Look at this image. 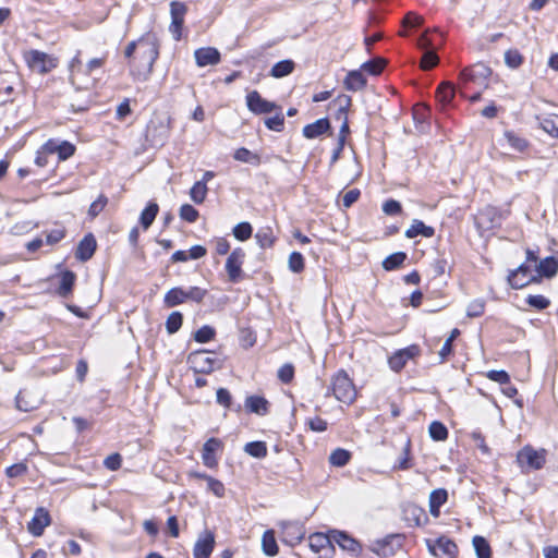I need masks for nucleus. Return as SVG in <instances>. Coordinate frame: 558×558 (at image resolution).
<instances>
[{
  "label": "nucleus",
  "instance_id": "obj_39",
  "mask_svg": "<svg viewBox=\"0 0 558 558\" xmlns=\"http://www.w3.org/2000/svg\"><path fill=\"white\" fill-rule=\"evenodd\" d=\"M407 255L402 252H397L388 257H386L383 262V267L385 270H393L400 267L405 260Z\"/></svg>",
  "mask_w": 558,
  "mask_h": 558
},
{
  "label": "nucleus",
  "instance_id": "obj_26",
  "mask_svg": "<svg viewBox=\"0 0 558 558\" xmlns=\"http://www.w3.org/2000/svg\"><path fill=\"white\" fill-rule=\"evenodd\" d=\"M454 87L449 82H442L439 84L436 90V97L438 101L444 106H449L454 98Z\"/></svg>",
  "mask_w": 558,
  "mask_h": 558
},
{
  "label": "nucleus",
  "instance_id": "obj_48",
  "mask_svg": "<svg viewBox=\"0 0 558 558\" xmlns=\"http://www.w3.org/2000/svg\"><path fill=\"white\" fill-rule=\"evenodd\" d=\"M232 232L239 241H246L252 236L253 229L248 222H240L233 228Z\"/></svg>",
  "mask_w": 558,
  "mask_h": 558
},
{
  "label": "nucleus",
  "instance_id": "obj_62",
  "mask_svg": "<svg viewBox=\"0 0 558 558\" xmlns=\"http://www.w3.org/2000/svg\"><path fill=\"white\" fill-rule=\"evenodd\" d=\"M360 191L357 189H353L348 191L342 197V205L344 208L351 207L360 197Z\"/></svg>",
  "mask_w": 558,
  "mask_h": 558
},
{
  "label": "nucleus",
  "instance_id": "obj_55",
  "mask_svg": "<svg viewBox=\"0 0 558 558\" xmlns=\"http://www.w3.org/2000/svg\"><path fill=\"white\" fill-rule=\"evenodd\" d=\"M526 303L536 310H545L549 306L550 301L545 298L544 295L536 294V295H529L526 299Z\"/></svg>",
  "mask_w": 558,
  "mask_h": 558
},
{
  "label": "nucleus",
  "instance_id": "obj_8",
  "mask_svg": "<svg viewBox=\"0 0 558 558\" xmlns=\"http://www.w3.org/2000/svg\"><path fill=\"white\" fill-rule=\"evenodd\" d=\"M246 106L255 114L270 113L280 108L272 101L264 99L257 90H252L246 95Z\"/></svg>",
  "mask_w": 558,
  "mask_h": 558
},
{
  "label": "nucleus",
  "instance_id": "obj_11",
  "mask_svg": "<svg viewBox=\"0 0 558 558\" xmlns=\"http://www.w3.org/2000/svg\"><path fill=\"white\" fill-rule=\"evenodd\" d=\"M245 253L242 248L238 247L232 251L226 262V270L229 279L232 282H236L241 278L242 265L244 262Z\"/></svg>",
  "mask_w": 558,
  "mask_h": 558
},
{
  "label": "nucleus",
  "instance_id": "obj_61",
  "mask_svg": "<svg viewBox=\"0 0 558 558\" xmlns=\"http://www.w3.org/2000/svg\"><path fill=\"white\" fill-rule=\"evenodd\" d=\"M65 235L64 229L58 228L49 231L46 235V242L49 245H53L61 241Z\"/></svg>",
  "mask_w": 558,
  "mask_h": 558
},
{
  "label": "nucleus",
  "instance_id": "obj_30",
  "mask_svg": "<svg viewBox=\"0 0 558 558\" xmlns=\"http://www.w3.org/2000/svg\"><path fill=\"white\" fill-rule=\"evenodd\" d=\"M332 542L331 534L314 533L310 536V547L314 553H320Z\"/></svg>",
  "mask_w": 558,
  "mask_h": 558
},
{
  "label": "nucleus",
  "instance_id": "obj_3",
  "mask_svg": "<svg viewBox=\"0 0 558 558\" xmlns=\"http://www.w3.org/2000/svg\"><path fill=\"white\" fill-rule=\"evenodd\" d=\"M492 75V69L484 63H475L472 66L464 68L459 75L460 82L464 87L474 84L478 87L486 88L488 80Z\"/></svg>",
  "mask_w": 558,
  "mask_h": 558
},
{
  "label": "nucleus",
  "instance_id": "obj_53",
  "mask_svg": "<svg viewBox=\"0 0 558 558\" xmlns=\"http://www.w3.org/2000/svg\"><path fill=\"white\" fill-rule=\"evenodd\" d=\"M206 483L208 492L213 493L216 497L221 498L225 496L226 488L221 481L210 476Z\"/></svg>",
  "mask_w": 558,
  "mask_h": 558
},
{
  "label": "nucleus",
  "instance_id": "obj_13",
  "mask_svg": "<svg viewBox=\"0 0 558 558\" xmlns=\"http://www.w3.org/2000/svg\"><path fill=\"white\" fill-rule=\"evenodd\" d=\"M420 353L417 345H410L408 348L398 350L388 360L390 368L395 372L401 371L408 361L415 357Z\"/></svg>",
  "mask_w": 558,
  "mask_h": 558
},
{
  "label": "nucleus",
  "instance_id": "obj_50",
  "mask_svg": "<svg viewBox=\"0 0 558 558\" xmlns=\"http://www.w3.org/2000/svg\"><path fill=\"white\" fill-rule=\"evenodd\" d=\"M288 265L292 272H301L304 269V258L302 254L299 252H292L289 256Z\"/></svg>",
  "mask_w": 558,
  "mask_h": 558
},
{
  "label": "nucleus",
  "instance_id": "obj_33",
  "mask_svg": "<svg viewBox=\"0 0 558 558\" xmlns=\"http://www.w3.org/2000/svg\"><path fill=\"white\" fill-rule=\"evenodd\" d=\"M75 282V275L72 271H64L61 276V282L58 288V293L61 296H68L74 286Z\"/></svg>",
  "mask_w": 558,
  "mask_h": 558
},
{
  "label": "nucleus",
  "instance_id": "obj_9",
  "mask_svg": "<svg viewBox=\"0 0 558 558\" xmlns=\"http://www.w3.org/2000/svg\"><path fill=\"white\" fill-rule=\"evenodd\" d=\"M215 544V534L209 530L203 531L194 544V558H209L214 550Z\"/></svg>",
  "mask_w": 558,
  "mask_h": 558
},
{
  "label": "nucleus",
  "instance_id": "obj_31",
  "mask_svg": "<svg viewBox=\"0 0 558 558\" xmlns=\"http://www.w3.org/2000/svg\"><path fill=\"white\" fill-rule=\"evenodd\" d=\"M294 70V62L292 60H282L274 64L270 70V75L276 78L284 77L292 73Z\"/></svg>",
  "mask_w": 558,
  "mask_h": 558
},
{
  "label": "nucleus",
  "instance_id": "obj_36",
  "mask_svg": "<svg viewBox=\"0 0 558 558\" xmlns=\"http://www.w3.org/2000/svg\"><path fill=\"white\" fill-rule=\"evenodd\" d=\"M541 128L550 136L558 138V116L550 114L543 118L539 122Z\"/></svg>",
  "mask_w": 558,
  "mask_h": 558
},
{
  "label": "nucleus",
  "instance_id": "obj_59",
  "mask_svg": "<svg viewBox=\"0 0 558 558\" xmlns=\"http://www.w3.org/2000/svg\"><path fill=\"white\" fill-rule=\"evenodd\" d=\"M75 151L74 145L71 143L63 141L58 145V155L61 160H65L70 158Z\"/></svg>",
  "mask_w": 558,
  "mask_h": 558
},
{
  "label": "nucleus",
  "instance_id": "obj_51",
  "mask_svg": "<svg viewBox=\"0 0 558 558\" xmlns=\"http://www.w3.org/2000/svg\"><path fill=\"white\" fill-rule=\"evenodd\" d=\"M216 332L215 329L210 326H203L194 333L195 341L199 343H205L214 339Z\"/></svg>",
  "mask_w": 558,
  "mask_h": 558
},
{
  "label": "nucleus",
  "instance_id": "obj_22",
  "mask_svg": "<svg viewBox=\"0 0 558 558\" xmlns=\"http://www.w3.org/2000/svg\"><path fill=\"white\" fill-rule=\"evenodd\" d=\"M330 128L329 120L326 118L318 119L315 122L307 124L303 128V135L306 138L313 140L325 134Z\"/></svg>",
  "mask_w": 558,
  "mask_h": 558
},
{
  "label": "nucleus",
  "instance_id": "obj_40",
  "mask_svg": "<svg viewBox=\"0 0 558 558\" xmlns=\"http://www.w3.org/2000/svg\"><path fill=\"white\" fill-rule=\"evenodd\" d=\"M207 185L204 182H195L191 187L190 197L196 204H202L207 196Z\"/></svg>",
  "mask_w": 558,
  "mask_h": 558
},
{
  "label": "nucleus",
  "instance_id": "obj_49",
  "mask_svg": "<svg viewBox=\"0 0 558 558\" xmlns=\"http://www.w3.org/2000/svg\"><path fill=\"white\" fill-rule=\"evenodd\" d=\"M257 243L260 247H270L274 243V235L270 228H263L255 234Z\"/></svg>",
  "mask_w": 558,
  "mask_h": 558
},
{
  "label": "nucleus",
  "instance_id": "obj_27",
  "mask_svg": "<svg viewBox=\"0 0 558 558\" xmlns=\"http://www.w3.org/2000/svg\"><path fill=\"white\" fill-rule=\"evenodd\" d=\"M448 494L445 489H435L429 495V511L434 517H438L439 508L447 501Z\"/></svg>",
  "mask_w": 558,
  "mask_h": 558
},
{
  "label": "nucleus",
  "instance_id": "obj_29",
  "mask_svg": "<svg viewBox=\"0 0 558 558\" xmlns=\"http://www.w3.org/2000/svg\"><path fill=\"white\" fill-rule=\"evenodd\" d=\"M536 270L539 276L551 278L558 271V262L555 257H546L539 262Z\"/></svg>",
  "mask_w": 558,
  "mask_h": 558
},
{
  "label": "nucleus",
  "instance_id": "obj_44",
  "mask_svg": "<svg viewBox=\"0 0 558 558\" xmlns=\"http://www.w3.org/2000/svg\"><path fill=\"white\" fill-rule=\"evenodd\" d=\"M351 458L349 451L344 449H336L331 452L329 457V462L335 466H344Z\"/></svg>",
  "mask_w": 558,
  "mask_h": 558
},
{
  "label": "nucleus",
  "instance_id": "obj_32",
  "mask_svg": "<svg viewBox=\"0 0 558 558\" xmlns=\"http://www.w3.org/2000/svg\"><path fill=\"white\" fill-rule=\"evenodd\" d=\"M158 209L159 207L156 203H149L147 207L142 211L140 221L144 229H148L153 225L158 214Z\"/></svg>",
  "mask_w": 558,
  "mask_h": 558
},
{
  "label": "nucleus",
  "instance_id": "obj_35",
  "mask_svg": "<svg viewBox=\"0 0 558 558\" xmlns=\"http://www.w3.org/2000/svg\"><path fill=\"white\" fill-rule=\"evenodd\" d=\"M472 543H473L477 558H490L492 557L490 546L484 537L474 536Z\"/></svg>",
  "mask_w": 558,
  "mask_h": 558
},
{
  "label": "nucleus",
  "instance_id": "obj_1",
  "mask_svg": "<svg viewBox=\"0 0 558 558\" xmlns=\"http://www.w3.org/2000/svg\"><path fill=\"white\" fill-rule=\"evenodd\" d=\"M159 54L158 40L154 34H145L136 41H131L124 51L129 59L131 73L137 78H146L153 71Z\"/></svg>",
  "mask_w": 558,
  "mask_h": 558
},
{
  "label": "nucleus",
  "instance_id": "obj_34",
  "mask_svg": "<svg viewBox=\"0 0 558 558\" xmlns=\"http://www.w3.org/2000/svg\"><path fill=\"white\" fill-rule=\"evenodd\" d=\"M495 213L493 209L482 210L475 218V223L481 230H489L494 227Z\"/></svg>",
  "mask_w": 558,
  "mask_h": 558
},
{
  "label": "nucleus",
  "instance_id": "obj_19",
  "mask_svg": "<svg viewBox=\"0 0 558 558\" xmlns=\"http://www.w3.org/2000/svg\"><path fill=\"white\" fill-rule=\"evenodd\" d=\"M40 403V398L28 390H21L15 398L16 409L23 412L33 411L37 409Z\"/></svg>",
  "mask_w": 558,
  "mask_h": 558
},
{
  "label": "nucleus",
  "instance_id": "obj_6",
  "mask_svg": "<svg viewBox=\"0 0 558 558\" xmlns=\"http://www.w3.org/2000/svg\"><path fill=\"white\" fill-rule=\"evenodd\" d=\"M24 59L27 65L40 74H45L57 68L58 59L39 50H29L25 52Z\"/></svg>",
  "mask_w": 558,
  "mask_h": 558
},
{
  "label": "nucleus",
  "instance_id": "obj_20",
  "mask_svg": "<svg viewBox=\"0 0 558 558\" xmlns=\"http://www.w3.org/2000/svg\"><path fill=\"white\" fill-rule=\"evenodd\" d=\"M332 542L338 544L343 550H347L353 555H357L360 553V544L357 541L352 538L345 532L341 531H331Z\"/></svg>",
  "mask_w": 558,
  "mask_h": 558
},
{
  "label": "nucleus",
  "instance_id": "obj_5",
  "mask_svg": "<svg viewBox=\"0 0 558 558\" xmlns=\"http://www.w3.org/2000/svg\"><path fill=\"white\" fill-rule=\"evenodd\" d=\"M187 363L195 373L208 374L220 367V361L206 350L194 351L189 354Z\"/></svg>",
  "mask_w": 558,
  "mask_h": 558
},
{
  "label": "nucleus",
  "instance_id": "obj_14",
  "mask_svg": "<svg viewBox=\"0 0 558 558\" xmlns=\"http://www.w3.org/2000/svg\"><path fill=\"white\" fill-rule=\"evenodd\" d=\"M532 281H536V278L531 276V269L525 264L520 265L508 275V282L513 289H522Z\"/></svg>",
  "mask_w": 558,
  "mask_h": 558
},
{
  "label": "nucleus",
  "instance_id": "obj_58",
  "mask_svg": "<svg viewBox=\"0 0 558 558\" xmlns=\"http://www.w3.org/2000/svg\"><path fill=\"white\" fill-rule=\"evenodd\" d=\"M486 376L488 379L496 381L500 385H509L510 384V377H509L508 373L505 371L493 369V371H489Z\"/></svg>",
  "mask_w": 558,
  "mask_h": 558
},
{
  "label": "nucleus",
  "instance_id": "obj_57",
  "mask_svg": "<svg viewBox=\"0 0 558 558\" xmlns=\"http://www.w3.org/2000/svg\"><path fill=\"white\" fill-rule=\"evenodd\" d=\"M485 303L481 300L472 301L466 308V315L469 317H478L484 313Z\"/></svg>",
  "mask_w": 558,
  "mask_h": 558
},
{
  "label": "nucleus",
  "instance_id": "obj_28",
  "mask_svg": "<svg viewBox=\"0 0 558 558\" xmlns=\"http://www.w3.org/2000/svg\"><path fill=\"white\" fill-rule=\"evenodd\" d=\"M262 549L265 555L272 557L278 554V545L275 538V532L267 530L262 536Z\"/></svg>",
  "mask_w": 558,
  "mask_h": 558
},
{
  "label": "nucleus",
  "instance_id": "obj_16",
  "mask_svg": "<svg viewBox=\"0 0 558 558\" xmlns=\"http://www.w3.org/2000/svg\"><path fill=\"white\" fill-rule=\"evenodd\" d=\"M195 62L199 68L216 65L220 62V52L214 47H203L194 51Z\"/></svg>",
  "mask_w": 558,
  "mask_h": 558
},
{
  "label": "nucleus",
  "instance_id": "obj_37",
  "mask_svg": "<svg viewBox=\"0 0 558 558\" xmlns=\"http://www.w3.org/2000/svg\"><path fill=\"white\" fill-rule=\"evenodd\" d=\"M244 451L254 458H265L267 456V447L263 441H252L244 446Z\"/></svg>",
  "mask_w": 558,
  "mask_h": 558
},
{
  "label": "nucleus",
  "instance_id": "obj_17",
  "mask_svg": "<svg viewBox=\"0 0 558 558\" xmlns=\"http://www.w3.org/2000/svg\"><path fill=\"white\" fill-rule=\"evenodd\" d=\"M50 524V515L45 508H37L33 519L29 521L27 529L34 536H40L46 526Z\"/></svg>",
  "mask_w": 558,
  "mask_h": 558
},
{
  "label": "nucleus",
  "instance_id": "obj_60",
  "mask_svg": "<svg viewBox=\"0 0 558 558\" xmlns=\"http://www.w3.org/2000/svg\"><path fill=\"white\" fill-rule=\"evenodd\" d=\"M293 375L294 368L291 364H284L278 371V377L284 384L290 383L293 378Z\"/></svg>",
  "mask_w": 558,
  "mask_h": 558
},
{
  "label": "nucleus",
  "instance_id": "obj_24",
  "mask_svg": "<svg viewBox=\"0 0 558 558\" xmlns=\"http://www.w3.org/2000/svg\"><path fill=\"white\" fill-rule=\"evenodd\" d=\"M435 231L433 227L426 226L421 220H413L411 227L405 231V236L409 239L416 238L417 235H422L424 238H432Z\"/></svg>",
  "mask_w": 558,
  "mask_h": 558
},
{
  "label": "nucleus",
  "instance_id": "obj_64",
  "mask_svg": "<svg viewBox=\"0 0 558 558\" xmlns=\"http://www.w3.org/2000/svg\"><path fill=\"white\" fill-rule=\"evenodd\" d=\"M307 424L313 432H325L327 429V422L318 416L310 418Z\"/></svg>",
  "mask_w": 558,
  "mask_h": 558
},
{
  "label": "nucleus",
  "instance_id": "obj_42",
  "mask_svg": "<svg viewBox=\"0 0 558 558\" xmlns=\"http://www.w3.org/2000/svg\"><path fill=\"white\" fill-rule=\"evenodd\" d=\"M523 60L524 58L518 49H509L505 52V63L511 69H518Z\"/></svg>",
  "mask_w": 558,
  "mask_h": 558
},
{
  "label": "nucleus",
  "instance_id": "obj_10",
  "mask_svg": "<svg viewBox=\"0 0 558 558\" xmlns=\"http://www.w3.org/2000/svg\"><path fill=\"white\" fill-rule=\"evenodd\" d=\"M426 545L429 553L434 556L439 554L453 558L458 553V547L450 538L440 536L437 539H426Z\"/></svg>",
  "mask_w": 558,
  "mask_h": 558
},
{
  "label": "nucleus",
  "instance_id": "obj_63",
  "mask_svg": "<svg viewBox=\"0 0 558 558\" xmlns=\"http://www.w3.org/2000/svg\"><path fill=\"white\" fill-rule=\"evenodd\" d=\"M383 210L387 215H397L401 211V205L395 199H389L384 203Z\"/></svg>",
  "mask_w": 558,
  "mask_h": 558
},
{
  "label": "nucleus",
  "instance_id": "obj_56",
  "mask_svg": "<svg viewBox=\"0 0 558 558\" xmlns=\"http://www.w3.org/2000/svg\"><path fill=\"white\" fill-rule=\"evenodd\" d=\"M265 124L269 130L280 132L283 129L284 117L281 112H278L276 116L267 118Z\"/></svg>",
  "mask_w": 558,
  "mask_h": 558
},
{
  "label": "nucleus",
  "instance_id": "obj_2",
  "mask_svg": "<svg viewBox=\"0 0 558 558\" xmlns=\"http://www.w3.org/2000/svg\"><path fill=\"white\" fill-rule=\"evenodd\" d=\"M206 294L207 290L199 287H174L165 294L163 302L167 307H174L187 301L201 303Z\"/></svg>",
  "mask_w": 558,
  "mask_h": 558
},
{
  "label": "nucleus",
  "instance_id": "obj_15",
  "mask_svg": "<svg viewBox=\"0 0 558 558\" xmlns=\"http://www.w3.org/2000/svg\"><path fill=\"white\" fill-rule=\"evenodd\" d=\"M170 13H171V25L170 32L173 34L175 40L181 38V27L184 22V15L186 13V7L182 2L172 1L170 3Z\"/></svg>",
  "mask_w": 558,
  "mask_h": 558
},
{
  "label": "nucleus",
  "instance_id": "obj_12",
  "mask_svg": "<svg viewBox=\"0 0 558 558\" xmlns=\"http://www.w3.org/2000/svg\"><path fill=\"white\" fill-rule=\"evenodd\" d=\"M517 460L522 468L526 466L534 470L541 469L545 462L543 453L531 447H524L521 449L518 452Z\"/></svg>",
  "mask_w": 558,
  "mask_h": 558
},
{
  "label": "nucleus",
  "instance_id": "obj_7",
  "mask_svg": "<svg viewBox=\"0 0 558 558\" xmlns=\"http://www.w3.org/2000/svg\"><path fill=\"white\" fill-rule=\"evenodd\" d=\"M279 526L282 532V541L290 546L300 544L305 536L304 525L298 521H282Z\"/></svg>",
  "mask_w": 558,
  "mask_h": 558
},
{
  "label": "nucleus",
  "instance_id": "obj_46",
  "mask_svg": "<svg viewBox=\"0 0 558 558\" xmlns=\"http://www.w3.org/2000/svg\"><path fill=\"white\" fill-rule=\"evenodd\" d=\"M183 316L180 312H172L166 320V329L168 333H175L182 326Z\"/></svg>",
  "mask_w": 558,
  "mask_h": 558
},
{
  "label": "nucleus",
  "instance_id": "obj_18",
  "mask_svg": "<svg viewBox=\"0 0 558 558\" xmlns=\"http://www.w3.org/2000/svg\"><path fill=\"white\" fill-rule=\"evenodd\" d=\"M222 448V442L218 438H209L203 446L202 460L203 463L210 469L218 465L215 452Z\"/></svg>",
  "mask_w": 558,
  "mask_h": 558
},
{
  "label": "nucleus",
  "instance_id": "obj_21",
  "mask_svg": "<svg viewBox=\"0 0 558 558\" xmlns=\"http://www.w3.org/2000/svg\"><path fill=\"white\" fill-rule=\"evenodd\" d=\"M96 240L93 234L85 235L78 243L75 256L82 262L88 260L95 253Z\"/></svg>",
  "mask_w": 558,
  "mask_h": 558
},
{
  "label": "nucleus",
  "instance_id": "obj_45",
  "mask_svg": "<svg viewBox=\"0 0 558 558\" xmlns=\"http://www.w3.org/2000/svg\"><path fill=\"white\" fill-rule=\"evenodd\" d=\"M439 62V58L434 48L425 50L421 59V68L423 70H430Z\"/></svg>",
  "mask_w": 558,
  "mask_h": 558
},
{
  "label": "nucleus",
  "instance_id": "obj_23",
  "mask_svg": "<svg viewBox=\"0 0 558 558\" xmlns=\"http://www.w3.org/2000/svg\"><path fill=\"white\" fill-rule=\"evenodd\" d=\"M343 84L348 90L357 92L364 88L366 85V78L361 71L353 70L347 74Z\"/></svg>",
  "mask_w": 558,
  "mask_h": 558
},
{
  "label": "nucleus",
  "instance_id": "obj_54",
  "mask_svg": "<svg viewBox=\"0 0 558 558\" xmlns=\"http://www.w3.org/2000/svg\"><path fill=\"white\" fill-rule=\"evenodd\" d=\"M180 218L187 222H195L198 218V211L190 204H184L180 207Z\"/></svg>",
  "mask_w": 558,
  "mask_h": 558
},
{
  "label": "nucleus",
  "instance_id": "obj_25",
  "mask_svg": "<svg viewBox=\"0 0 558 558\" xmlns=\"http://www.w3.org/2000/svg\"><path fill=\"white\" fill-rule=\"evenodd\" d=\"M269 402L260 396H250L245 400V407L248 411L258 415L268 413Z\"/></svg>",
  "mask_w": 558,
  "mask_h": 558
},
{
  "label": "nucleus",
  "instance_id": "obj_43",
  "mask_svg": "<svg viewBox=\"0 0 558 558\" xmlns=\"http://www.w3.org/2000/svg\"><path fill=\"white\" fill-rule=\"evenodd\" d=\"M233 158L238 161L247 162L252 165L259 163V157L244 147L236 149L234 151Z\"/></svg>",
  "mask_w": 558,
  "mask_h": 558
},
{
  "label": "nucleus",
  "instance_id": "obj_4",
  "mask_svg": "<svg viewBox=\"0 0 558 558\" xmlns=\"http://www.w3.org/2000/svg\"><path fill=\"white\" fill-rule=\"evenodd\" d=\"M331 389L335 398L343 403H351L356 397L354 385L344 371H339L333 376Z\"/></svg>",
  "mask_w": 558,
  "mask_h": 558
},
{
  "label": "nucleus",
  "instance_id": "obj_47",
  "mask_svg": "<svg viewBox=\"0 0 558 558\" xmlns=\"http://www.w3.org/2000/svg\"><path fill=\"white\" fill-rule=\"evenodd\" d=\"M505 138L507 140L508 144L517 151H523L527 147V142L511 131L505 132Z\"/></svg>",
  "mask_w": 558,
  "mask_h": 558
},
{
  "label": "nucleus",
  "instance_id": "obj_38",
  "mask_svg": "<svg viewBox=\"0 0 558 558\" xmlns=\"http://www.w3.org/2000/svg\"><path fill=\"white\" fill-rule=\"evenodd\" d=\"M428 433H429L430 438L436 441H444L448 437L447 427L438 421H434L430 423V425L428 427Z\"/></svg>",
  "mask_w": 558,
  "mask_h": 558
},
{
  "label": "nucleus",
  "instance_id": "obj_41",
  "mask_svg": "<svg viewBox=\"0 0 558 558\" xmlns=\"http://www.w3.org/2000/svg\"><path fill=\"white\" fill-rule=\"evenodd\" d=\"M386 60L383 58H375L362 64V70L366 71L372 75H378L381 73L386 65Z\"/></svg>",
  "mask_w": 558,
  "mask_h": 558
},
{
  "label": "nucleus",
  "instance_id": "obj_52",
  "mask_svg": "<svg viewBox=\"0 0 558 558\" xmlns=\"http://www.w3.org/2000/svg\"><path fill=\"white\" fill-rule=\"evenodd\" d=\"M108 203V198L105 195H99L96 201H94L88 208V216L90 218L97 217L106 207Z\"/></svg>",
  "mask_w": 558,
  "mask_h": 558
}]
</instances>
